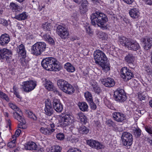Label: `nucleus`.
<instances>
[{
  "label": "nucleus",
  "instance_id": "nucleus-29",
  "mask_svg": "<svg viewBox=\"0 0 152 152\" xmlns=\"http://www.w3.org/2000/svg\"><path fill=\"white\" fill-rule=\"evenodd\" d=\"M135 59V57L132 53H128L125 57V61L129 64H132Z\"/></svg>",
  "mask_w": 152,
  "mask_h": 152
},
{
  "label": "nucleus",
  "instance_id": "nucleus-11",
  "mask_svg": "<svg viewBox=\"0 0 152 152\" xmlns=\"http://www.w3.org/2000/svg\"><path fill=\"white\" fill-rule=\"evenodd\" d=\"M44 113L48 116H51L53 113V110L50 100L47 99L45 102V107Z\"/></svg>",
  "mask_w": 152,
  "mask_h": 152
},
{
  "label": "nucleus",
  "instance_id": "nucleus-27",
  "mask_svg": "<svg viewBox=\"0 0 152 152\" xmlns=\"http://www.w3.org/2000/svg\"><path fill=\"white\" fill-rule=\"evenodd\" d=\"M118 41L121 44L127 47L130 40L124 37L121 36L119 37Z\"/></svg>",
  "mask_w": 152,
  "mask_h": 152
},
{
  "label": "nucleus",
  "instance_id": "nucleus-23",
  "mask_svg": "<svg viewBox=\"0 0 152 152\" xmlns=\"http://www.w3.org/2000/svg\"><path fill=\"white\" fill-rule=\"evenodd\" d=\"M81 3V5L79 7L80 12L82 13L86 12L88 10V1L86 0H83Z\"/></svg>",
  "mask_w": 152,
  "mask_h": 152
},
{
  "label": "nucleus",
  "instance_id": "nucleus-39",
  "mask_svg": "<svg viewBox=\"0 0 152 152\" xmlns=\"http://www.w3.org/2000/svg\"><path fill=\"white\" fill-rule=\"evenodd\" d=\"M64 67L67 71L69 72H72L75 71L74 66L69 63H66L64 65Z\"/></svg>",
  "mask_w": 152,
  "mask_h": 152
},
{
  "label": "nucleus",
  "instance_id": "nucleus-32",
  "mask_svg": "<svg viewBox=\"0 0 152 152\" xmlns=\"http://www.w3.org/2000/svg\"><path fill=\"white\" fill-rule=\"evenodd\" d=\"M96 34L98 35L99 38L102 40H107L108 38V35L102 31H99L97 30L96 31Z\"/></svg>",
  "mask_w": 152,
  "mask_h": 152
},
{
  "label": "nucleus",
  "instance_id": "nucleus-46",
  "mask_svg": "<svg viewBox=\"0 0 152 152\" xmlns=\"http://www.w3.org/2000/svg\"><path fill=\"white\" fill-rule=\"evenodd\" d=\"M23 58L21 61V65L23 66L26 68L28 66L29 61L28 60Z\"/></svg>",
  "mask_w": 152,
  "mask_h": 152
},
{
  "label": "nucleus",
  "instance_id": "nucleus-42",
  "mask_svg": "<svg viewBox=\"0 0 152 152\" xmlns=\"http://www.w3.org/2000/svg\"><path fill=\"white\" fill-rule=\"evenodd\" d=\"M84 96L86 100L88 102L93 100L92 95L89 92L87 91L85 93Z\"/></svg>",
  "mask_w": 152,
  "mask_h": 152
},
{
  "label": "nucleus",
  "instance_id": "nucleus-26",
  "mask_svg": "<svg viewBox=\"0 0 152 152\" xmlns=\"http://www.w3.org/2000/svg\"><path fill=\"white\" fill-rule=\"evenodd\" d=\"M37 146L36 143L33 142H29L27 143L25 148L27 150H37Z\"/></svg>",
  "mask_w": 152,
  "mask_h": 152
},
{
  "label": "nucleus",
  "instance_id": "nucleus-12",
  "mask_svg": "<svg viewBox=\"0 0 152 152\" xmlns=\"http://www.w3.org/2000/svg\"><path fill=\"white\" fill-rule=\"evenodd\" d=\"M50 125V127L48 126L47 127H41L40 129L41 132L46 135H50L52 134L55 130L54 129L55 126L54 124L52 123H51Z\"/></svg>",
  "mask_w": 152,
  "mask_h": 152
},
{
  "label": "nucleus",
  "instance_id": "nucleus-7",
  "mask_svg": "<svg viewBox=\"0 0 152 152\" xmlns=\"http://www.w3.org/2000/svg\"><path fill=\"white\" fill-rule=\"evenodd\" d=\"M114 97L115 101L120 102H124L126 99L124 91L120 88L117 89L114 92Z\"/></svg>",
  "mask_w": 152,
  "mask_h": 152
},
{
  "label": "nucleus",
  "instance_id": "nucleus-17",
  "mask_svg": "<svg viewBox=\"0 0 152 152\" xmlns=\"http://www.w3.org/2000/svg\"><path fill=\"white\" fill-rule=\"evenodd\" d=\"M71 117L70 115H66L61 118V124L64 126H68L71 124Z\"/></svg>",
  "mask_w": 152,
  "mask_h": 152
},
{
  "label": "nucleus",
  "instance_id": "nucleus-37",
  "mask_svg": "<svg viewBox=\"0 0 152 152\" xmlns=\"http://www.w3.org/2000/svg\"><path fill=\"white\" fill-rule=\"evenodd\" d=\"M37 46L40 52L41 53L45 50L46 48V44L43 42H38L36 43Z\"/></svg>",
  "mask_w": 152,
  "mask_h": 152
},
{
  "label": "nucleus",
  "instance_id": "nucleus-2",
  "mask_svg": "<svg viewBox=\"0 0 152 152\" xmlns=\"http://www.w3.org/2000/svg\"><path fill=\"white\" fill-rule=\"evenodd\" d=\"M94 56L96 64L101 66L105 71L110 70L109 64L107 62V58L104 53L100 50H96L94 52Z\"/></svg>",
  "mask_w": 152,
  "mask_h": 152
},
{
  "label": "nucleus",
  "instance_id": "nucleus-63",
  "mask_svg": "<svg viewBox=\"0 0 152 152\" xmlns=\"http://www.w3.org/2000/svg\"><path fill=\"white\" fill-rule=\"evenodd\" d=\"M83 0H73V1L76 3L80 4L82 2Z\"/></svg>",
  "mask_w": 152,
  "mask_h": 152
},
{
  "label": "nucleus",
  "instance_id": "nucleus-55",
  "mask_svg": "<svg viewBox=\"0 0 152 152\" xmlns=\"http://www.w3.org/2000/svg\"><path fill=\"white\" fill-rule=\"evenodd\" d=\"M138 97L140 101L142 100H145V96L142 94H139L138 95Z\"/></svg>",
  "mask_w": 152,
  "mask_h": 152
},
{
  "label": "nucleus",
  "instance_id": "nucleus-13",
  "mask_svg": "<svg viewBox=\"0 0 152 152\" xmlns=\"http://www.w3.org/2000/svg\"><path fill=\"white\" fill-rule=\"evenodd\" d=\"M86 143L91 147L97 149H101L104 148L103 145L93 140H88L86 141Z\"/></svg>",
  "mask_w": 152,
  "mask_h": 152
},
{
  "label": "nucleus",
  "instance_id": "nucleus-31",
  "mask_svg": "<svg viewBox=\"0 0 152 152\" xmlns=\"http://www.w3.org/2000/svg\"><path fill=\"white\" fill-rule=\"evenodd\" d=\"M77 118L80 120L81 123L85 124L87 122V119L86 116L82 113L77 114Z\"/></svg>",
  "mask_w": 152,
  "mask_h": 152
},
{
  "label": "nucleus",
  "instance_id": "nucleus-14",
  "mask_svg": "<svg viewBox=\"0 0 152 152\" xmlns=\"http://www.w3.org/2000/svg\"><path fill=\"white\" fill-rule=\"evenodd\" d=\"M53 108L57 112L61 113L63 110V105L60 100L58 99L55 98L53 99Z\"/></svg>",
  "mask_w": 152,
  "mask_h": 152
},
{
  "label": "nucleus",
  "instance_id": "nucleus-36",
  "mask_svg": "<svg viewBox=\"0 0 152 152\" xmlns=\"http://www.w3.org/2000/svg\"><path fill=\"white\" fill-rule=\"evenodd\" d=\"M78 106L80 109L83 111H86L88 110V106L85 102H79L78 103Z\"/></svg>",
  "mask_w": 152,
  "mask_h": 152
},
{
  "label": "nucleus",
  "instance_id": "nucleus-21",
  "mask_svg": "<svg viewBox=\"0 0 152 152\" xmlns=\"http://www.w3.org/2000/svg\"><path fill=\"white\" fill-rule=\"evenodd\" d=\"M62 91L67 94H71L75 92V89L68 82Z\"/></svg>",
  "mask_w": 152,
  "mask_h": 152
},
{
  "label": "nucleus",
  "instance_id": "nucleus-45",
  "mask_svg": "<svg viewBox=\"0 0 152 152\" xmlns=\"http://www.w3.org/2000/svg\"><path fill=\"white\" fill-rule=\"evenodd\" d=\"M26 113L29 117L32 118L34 120H37V117L32 112L29 110H27L26 112Z\"/></svg>",
  "mask_w": 152,
  "mask_h": 152
},
{
  "label": "nucleus",
  "instance_id": "nucleus-49",
  "mask_svg": "<svg viewBox=\"0 0 152 152\" xmlns=\"http://www.w3.org/2000/svg\"><path fill=\"white\" fill-rule=\"evenodd\" d=\"M106 124L109 127H113L115 126V123L110 119L107 120L106 122Z\"/></svg>",
  "mask_w": 152,
  "mask_h": 152
},
{
  "label": "nucleus",
  "instance_id": "nucleus-62",
  "mask_svg": "<svg viewBox=\"0 0 152 152\" xmlns=\"http://www.w3.org/2000/svg\"><path fill=\"white\" fill-rule=\"evenodd\" d=\"M11 121L9 120L7 121V126L9 127V129H11Z\"/></svg>",
  "mask_w": 152,
  "mask_h": 152
},
{
  "label": "nucleus",
  "instance_id": "nucleus-41",
  "mask_svg": "<svg viewBox=\"0 0 152 152\" xmlns=\"http://www.w3.org/2000/svg\"><path fill=\"white\" fill-rule=\"evenodd\" d=\"M27 18V16L26 12H23L19 15H16L15 17V19L19 20H24Z\"/></svg>",
  "mask_w": 152,
  "mask_h": 152
},
{
  "label": "nucleus",
  "instance_id": "nucleus-54",
  "mask_svg": "<svg viewBox=\"0 0 152 152\" xmlns=\"http://www.w3.org/2000/svg\"><path fill=\"white\" fill-rule=\"evenodd\" d=\"M90 104L91 108L93 110H95L96 108L95 104L93 100L89 102Z\"/></svg>",
  "mask_w": 152,
  "mask_h": 152
},
{
  "label": "nucleus",
  "instance_id": "nucleus-6",
  "mask_svg": "<svg viewBox=\"0 0 152 152\" xmlns=\"http://www.w3.org/2000/svg\"><path fill=\"white\" fill-rule=\"evenodd\" d=\"M37 82L30 80L23 82L21 89L23 91L28 92L33 90L37 86Z\"/></svg>",
  "mask_w": 152,
  "mask_h": 152
},
{
  "label": "nucleus",
  "instance_id": "nucleus-28",
  "mask_svg": "<svg viewBox=\"0 0 152 152\" xmlns=\"http://www.w3.org/2000/svg\"><path fill=\"white\" fill-rule=\"evenodd\" d=\"M42 38L44 40L50 44L51 45L54 44V41L53 39L50 36L49 33L44 34Z\"/></svg>",
  "mask_w": 152,
  "mask_h": 152
},
{
  "label": "nucleus",
  "instance_id": "nucleus-53",
  "mask_svg": "<svg viewBox=\"0 0 152 152\" xmlns=\"http://www.w3.org/2000/svg\"><path fill=\"white\" fill-rule=\"evenodd\" d=\"M21 132V131L20 129H17L15 132V135L12 136V138L15 137L16 139V138L19 136Z\"/></svg>",
  "mask_w": 152,
  "mask_h": 152
},
{
  "label": "nucleus",
  "instance_id": "nucleus-44",
  "mask_svg": "<svg viewBox=\"0 0 152 152\" xmlns=\"http://www.w3.org/2000/svg\"><path fill=\"white\" fill-rule=\"evenodd\" d=\"M12 140L10 142H9L7 144V146L10 148H13L15 147L16 146V138H12Z\"/></svg>",
  "mask_w": 152,
  "mask_h": 152
},
{
  "label": "nucleus",
  "instance_id": "nucleus-58",
  "mask_svg": "<svg viewBox=\"0 0 152 152\" xmlns=\"http://www.w3.org/2000/svg\"><path fill=\"white\" fill-rule=\"evenodd\" d=\"M72 143L76 142L78 141V139L75 137H74L72 136L71 138L69 140Z\"/></svg>",
  "mask_w": 152,
  "mask_h": 152
},
{
  "label": "nucleus",
  "instance_id": "nucleus-4",
  "mask_svg": "<svg viewBox=\"0 0 152 152\" xmlns=\"http://www.w3.org/2000/svg\"><path fill=\"white\" fill-rule=\"evenodd\" d=\"M9 106L12 109L15 110V112L13 113V117L20 122V123L18 124V127L25 129L26 128V126L25 125L26 121L22 116V113L21 110L15 105L12 103H9Z\"/></svg>",
  "mask_w": 152,
  "mask_h": 152
},
{
  "label": "nucleus",
  "instance_id": "nucleus-34",
  "mask_svg": "<svg viewBox=\"0 0 152 152\" xmlns=\"http://www.w3.org/2000/svg\"><path fill=\"white\" fill-rule=\"evenodd\" d=\"M79 133L81 134H88L89 131V129L84 126H81L78 128Z\"/></svg>",
  "mask_w": 152,
  "mask_h": 152
},
{
  "label": "nucleus",
  "instance_id": "nucleus-9",
  "mask_svg": "<svg viewBox=\"0 0 152 152\" xmlns=\"http://www.w3.org/2000/svg\"><path fill=\"white\" fill-rule=\"evenodd\" d=\"M56 32L60 37L63 39L67 38L69 34L67 29L61 25H58L57 26Z\"/></svg>",
  "mask_w": 152,
  "mask_h": 152
},
{
  "label": "nucleus",
  "instance_id": "nucleus-19",
  "mask_svg": "<svg viewBox=\"0 0 152 152\" xmlns=\"http://www.w3.org/2000/svg\"><path fill=\"white\" fill-rule=\"evenodd\" d=\"M127 48L129 50L136 51L139 49L140 47L139 44L136 41H129Z\"/></svg>",
  "mask_w": 152,
  "mask_h": 152
},
{
  "label": "nucleus",
  "instance_id": "nucleus-48",
  "mask_svg": "<svg viewBox=\"0 0 152 152\" xmlns=\"http://www.w3.org/2000/svg\"><path fill=\"white\" fill-rule=\"evenodd\" d=\"M0 96L2 99H5L6 101H9V99L8 96L4 93L0 91Z\"/></svg>",
  "mask_w": 152,
  "mask_h": 152
},
{
  "label": "nucleus",
  "instance_id": "nucleus-16",
  "mask_svg": "<svg viewBox=\"0 0 152 152\" xmlns=\"http://www.w3.org/2000/svg\"><path fill=\"white\" fill-rule=\"evenodd\" d=\"M112 116L113 119L118 122H122L126 119L125 115L121 112H115Z\"/></svg>",
  "mask_w": 152,
  "mask_h": 152
},
{
  "label": "nucleus",
  "instance_id": "nucleus-35",
  "mask_svg": "<svg viewBox=\"0 0 152 152\" xmlns=\"http://www.w3.org/2000/svg\"><path fill=\"white\" fill-rule=\"evenodd\" d=\"M67 83V82L63 79L58 80L57 81V86L62 91Z\"/></svg>",
  "mask_w": 152,
  "mask_h": 152
},
{
  "label": "nucleus",
  "instance_id": "nucleus-5",
  "mask_svg": "<svg viewBox=\"0 0 152 152\" xmlns=\"http://www.w3.org/2000/svg\"><path fill=\"white\" fill-rule=\"evenodd\" d=\"M121 138L122 143L126 147L130 146L132 144L133 138L132 134L129 132H124L122 133Z\"/></svg>",
  "mask_w": 152,
  "mask_h": 152
},
{
  "label": "nucleus",
  "instance_id": "nucleus-40",
  "mask_svg": "<svg viewBox=\"0 0 152 152\" xmlns=\"http://www.w3.org/2000/svg\"><path fill=\"white\" fill-rule=\"evenodd\" d=\"M42 27L44 30L49 31L52 28L53 26H51L50 23L47 22L42 24Z\"/></svg>",
  "mask_w": 152,
  "mask_h": 152
},
{
  "label": "nucleus",
  "instance_id": "nucleus-47",
  "mask_svg": "<svg viewBox=\"0 0 152 152\" xmlns=\"http://www.w3.org/2000/svg\"><path fill=\"white\" fill-rule=\"evenodd\" d=\"M84 27L85 28V29L86 30V32L89 34H92L93 33L89 25L86 23V25H85L84 26Z\"/></svg>",
  "mask_w": 152,
  "mask_h": 152
},
{
  "label": "nucleus",
  "instance_id": "nucleus-61",
  "mask_svg": "<svg viewBox=\"0 0 152 152\" xmlns=\"http://www.w3.org/2000/svg\"><path fill=\"white\" fill-rule=\"evenodd\" d=\"M14 93L15 95L18 98H19L20 99H21V98L20 95H19V93L18 92L16 91H15Z\"/></svg>",
  "mask_w": 152,
  "mask_h": 152
},
{
  "label": "nucleus",
  "instance_id": "nucleus-3",
  "mask_svg": "<svg viewBox=\"0 0 152 152\" xmlns=\"http://www.w3.org/2000/svg\"><path fill=\"white\" fill-rule=\"evenodd\" d=\"M41 64L44 68L48 71H58L61 68L58 61L53 57H48L43 59Z\"/></svg>",
  "mask_w": 152,
  "mask_h": 152
},
{
  "label": "nucleus",
  "instance_id": "nucleus-33",
  "mask_svg": "<svg viewBox=\"0 0 152 152\" xmlns=\"http://www.w3.org/2000/svg\"><path fill=\"white\" fill-rule=\"evenodd\" d=\"M43 85L46 89L49 91H51L53 89V85L52 82L49 80H45V81L43 83Z\"/></svg>",
  "mask_w": 152,
  "mask_h": 152
},
{
  "label": "nucleus",
  "instance_id": "nucleus-43",
  "mask_svg": "<svg viewBox=\"0 0 152 152\" xmlns=\"http://www.w3.org/2000/svg\"><path fill=\"white\" fill-rule=\"evenodd\" d=\"M61 148L58 145H54L52 146L49 152H59L61 151Z\"/></svg>",
  "mask_w": 152,
  "mask_h": 152
},
{
  "label": "nucleus",
  "instance_id": "nucleus-56",
  "mask_svg": "<svg viewBox=\"0 0 152 152\" xmlns=\"http://www.w3.org/2000/svg\"><path fill=\"white\" fill-rule=\"evenodd\" d=\"M146 131L149 134L152 133V126H147L145 127Z\"/></svg>",
  "mask_w": 152,
  "mask_h": 152
},
{
  "label": "nucleus",
  "instance_id": "nucleus-59",
  "mask_svg": "<svg viewBox=\"0 0 152 152\" xmlns=\"http://www.w3.org/2000/svg\"><path fill=\"white\" fill-rule=\"evenodd\" d=\"M124 2L128 4H131L134 1V0H122Z\"/></svg>",
  "mask_w": 152,
  "mask_h": 152
},
{
  "label": "nucleus",
  "instance_id": "nucleus-25",
  "mask_svg": "<svg viewBox=\"0 0 152 152\" xmlns=\"http://www.w3.org/2000/svg\"><path fill=\"white\" fill-rule=\"evenodd\" d=\"M129 14L133 18H136L140 16V13L138 9L133 8L131 9L129 12Z\"/></svg>",
  "mask_w": 152,
  "mask_h": 152
},
{
  "label": "nucleus",
  "instance_id": "nucleus-22",
  "mask_svg": "<svg viewBox=\"0 0 152 152\" xmlns=\"http://www.w3.org/2000/svg\"><path fill=\"white\" fill-rule=\"evenodd\" d=\"M17 52L19 56H22V58H25L26 56V51L24 45L21 44L16 48Z\"/></svg>",
  "mask_w": 152,
  "mask_h": 152
},
{
  "label": "nucleus",
  "instance_id": "nucleus-51",
  "mask_svg": "<svg viewBox=\"0 0 152 152\" xmlns=\"http://www.w3.org/2000/svg\"><path fill=\"white\" fill-rule=\"evenodd\" d=\"M134 133L137 137H139L141 134V131L140 129H136L134 131Z\"/></svg>",
  "mask_w": 152,
  "mask_h": 152
},
{
  "label": "nucleus",
  "instance_id": "nucleus-20",
  "mask_svg": "<svg viewBox=\"0 0 152 152\" xmlns=\"http://www.w3.org/2000/svg\"><path fill=\"white\" fill-rule=\"evenodd\" d=\"M102 83L106 87H111L113 86L115 82L113 79L108 77L103 80L102 81Z\"/></svg>",
  "mask_w": 152,
  "mask_h": 152
},
{
  "label": "nucleus",
  "instance_id": "nucleus-15",
  "mask_svg": "<svg viewBox=\"0 0 152 152\" xmlns=\"http://www.w3.org/2000/svg\"><path fill=\"white\" fill-rule=\"evenodd\" d=\"M141 42L145 50L150 49L152 46V38L145 37L142 39Z\"/></svg>",
  "mask_w": 152,
  "mask_h": 152
},
{
  "label": "nucleus",
  "instance_id": "nucleus-18",
  "mask_svg": "<svg viewBox=\"0 0 152 152\" xmlns=\"http://www.w3.org/2000/svg\"><path fill=\"white\" fill-rule=\"evenodd\" d=\"M10 41V37L7 34H2L0 37V44L3 46L6 45Z\"/></svg>",
  "mask_w": 152,
  "mask_h": 152
},
{
  "label": "nucleus",
  "instance_id": "nucleus-8",
  "mask_svg": "<svg viewBox=\"0 0 152 152\" xmlns=\"http://www.w3.org/2000/svg\"><path fill=\"white\" fill-rule=\"evenodd\" d=\"M121 76L125 81H128L134 76L133 73L131 70L126 67L122 68L120 71Z\"/></svg>",
  "mask_w": 152,
  "mask_h": 152
},
{
  "label": "nucleus",
  "instance_id": "nucleus-64",
  "mask_svg": "<svg viewBox=\"0 0 152 152\" xmlns=\"http://www.w3.org/2000/svg\"><path fill=\"white\" fill-rule=\"evenodd\" d=\"M52 90H53V91L56 94H58L59 95H61V94H60V93L59 92V91H58L56 89H53Z\"/></svg>",
  "mask_w": 152,
  "mask_h": 152
},
{
  "label": "nucleus",
  "instance_id": "nucleus-50",
  "mask_svg": "<svg viewBox=\"0 0 152 152\" xmlns=\"http://www.w3.org/2000/svg\"><path fill=\"white\" fill-rule=\"evenodd\" d=\"M56 137L59 140H62L64 139V135L63 133H59L56 134Z\"/></svg>",
  "mask_w": 152,
  "mask_h": 152
},
{
  "label": "nucleus",
  "instance_id": "nucleus-30",
  "mask_svg": "<svg viewBox=\"0 0 152 152\" xmlns=\"http://www.w3.org/2000/svg\"><path fill=\"white\" fill-rule=\"evenodd\" d=\"M31 51L32 54L36 56L41 54L36 43H35L31 47Z\"/></svg>",
  "mask_w": 152,
  "mask_h": 152
},
{
  "label": "nucleus",
  "instance_id": "nucleus-60",
  "mask_svg": "<svg viewBox=\"0 0 152 152\" xmlns=\"http://www.w3.org/2000/svg\"><path fill=\"white\" fill-rule=\"evenodd\" d=\"M147 4L151 5H152V0H143Z\"/></svg>",
  "mask_w": 152,
  "mask_h": 152
},
{
  "label": "nucleus",
  "instance_id": "nucleus-38",
  "mask_svg": "<svg viewBox=\"0 0 152 152\" xmlns=\"http://www.w3.org/2000/svg\"><path fill=\"white\" fill-rule=\"evenodd\" d=\"M10 7L12 9L13 12H20L21 10L20 7L18 4L13 2L10 3Z\"/></svg>",
  "mask_w": 152,
  "mask_h": 152
},
{
  "label": "nucleus",
  "instance_id": "nucleus-52",
  "mask_svg": "<svg viewBox=\"0 0 152 152\" xmlns=\"http://www.w3.org/2000/svg\"><path fill=\"white\" fill-rule=\"evenodd\" d=\"M67 152H81L80 150L78 148H70Z\"/></svg>",
  "mask_w": 152,
  "mask_h": 152
},
{
  "label": "nucleus",
  "instance_id": "nucleus-24",
  "mask_svg": "<svg viewBox=\"0 0 152 152\" xmlns=\"http://www.w3.org/2000/svg\"><path fill=\"white\" fill-rule=\"evenodd\" d=\"M91 85L92 86L91 89L93 91L99 94L101 92L100 88L98 84L95 81L92 80L91 82Z\"/></svg>",
  "mask_w": 152,
  "mask_h": 152
},
{
  "label": "nucleus",
  "instance_id": "nucleus-57",
  "mask_svg": "<svg viewBox=\"0 0 152 152\" xmlns=\"http://www.w3.org/2000/svg\"><path fill=\"white\" fill-rule=\"evenodd\" d=\"M0 23L4 26H7L8 25L7 21L4 19H1Z\"/></svg>",
  "mask_w": 152,
  "mask_h": 152
},
{
  "label": "nucleus",
  "instance_id": "nucleus-1",
  "mask_svg": "<svg viewBox=\"0 0 152 152\" xmlns=\"http://www.w3.org/2000/svg\"><path fill=\"white\" fill-rule=\"evenodd\" d=\"M92 24L95 26L97 25L102 29H107L108 25L106 23L108 19L107 16L104 14L96 12L91 14L90 18Z\"/></svg>",
  "mask_w": 152,
  "mask_h": 152
},
{
  "label": "nucleus",
  "instance_id": "nucleus-10",
  "mask_svg": "<svg viewBox=\"0 0 152 152\" xmlns=\"http://www.w3.org/2000/svg\"><path fill=\"white\" fill-rule=\"evenodd\" d=\"M12 54L11 51L6 48L0 50V60L5 59L7 61L11 59V55Z\"/></svg>",
  "mask_w": 152,
  "mask_h": 152
}]
</instances>
